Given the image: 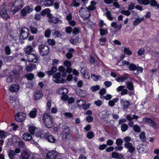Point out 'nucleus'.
Here are the masks:
<instances>
[{"label": "nucleus", "mask_w": 159, "mask_h": 159, "mask_svg": "<svg viewBox=\"0 0 159 159\" xmlns=\"http://www.w3.org/2000/svg\"><path fill=\"white\" fill-rule=\"evenodd\" d=\"M23 2L21 0H16L11 8L12 12L11 15L15 14L17 11L20 10L23 6Z\"/></svg>", "instance_id": "f257e3e1"}, {"label": "nucleus", "mask_w": 159, "mask_h": 159, "mask_svg": "<svg viewBox=\"0 0 159 159\" xmlns=\"http://www.w3.org/2000/svg\"><path fill=\"white\" fill-rule=\"evenodd\" d=\"M43 122L47 128H51L53 125L52 119V117L49 114L45 113L43 116Z\"/></svg>", "instance_id": "f03ea898"}, {"label": "nucleus", "mask_w": 159, "mask_h": 159, "mask_svg": "<svg viewBox=\"0 0 159 159\" xmlns=\"http://www.w3.org/2000/svg\"><path fill=\"white\" fill-rule=\"evenodd\" d=\"M79 13L81 17L84 20L88 19L91 15L89 10L87 7L81 8L79 10Z\"/></svg>", "instance_id": "7ed1b4c3"}, {"label": "nucleus", "mask_w": 159, "mask_h": 159, "mask_svg": "<svg viewBox=\"0 0 159 159\" xmlns=\"http://www.w3.org/2000/svg\"><path fill=\"white\" fill-rule=\"evenodd\" d=\"M38 47L41 55L42 56L46 55L49 53V48L47 46L41 44L39 45Z\"/></svg>", "instance_id": "20e7f679"}, {"label": "nucleus", "mask_w": 159, "mask_h": 159, "mask_svg": "<svg viewBox=\"0 0 159 159\" xmlns=\"http://www.w3.org/2000/svg\"><path fill=\"white\" fill-rule=\"evenodd\" d=\"M71 135L70 133V129L67 127H65L63 129L62 133V138L66 140H69L71 138Z\"/></svg>", "instance_id": "39448f33"}, {"label": "nucleus", "mask_w": 159, "mask_h": 159, "mask_svg": "<svg viewBox=\"0 0 159 159\" xmlns=\"http://www.w3.org/2000/svg\"><path fill=\"white\" fill-rule=\"evenodd\" d=\"M143 122L147 123L154 129H156L159 128V122L157 124L153 120L148 118H143Z\"/></svg>", "instance_id": "423d86ee"}, {"label": "nucleus", "mask_w": 159, "mask_h": 159, "mask_svg": "<svg viewBox=\"0 0 159 159\" xmlns=\"http://www.w3.org/2000/svg\"><path fill=\"white\" fill-rule=\"evenodd\" d=\"M61 74L60 73L57 72L53 76L54 81L57 83H64L65 80L61 77Z\"/></svg>", "instance_id": "0eeeda50"}, {"label": "nucleus", "mask_w": 159, "mask_h": 159, "mask_svg": "<svg viewBox=\"0 0 159 159\" xmlns=\"http://www.w3.org/2000/svg\"><path fill=\"white\" fill-rule=\"evenodd\" d=\"M27 59L30 62L36 63L39 60V57L36 54H28L27 56Z\"/></svg>", "instance_id": "6e6552de"}, {"label": "nucleus", "mask_w": 159, "mask_h": 159, "mask_svg": "<svg viewBox=\"0 0 159 159\" xmlns=\"http://www.w3.org/2000/svg\"><path fill=\"white\" fill-rule=\"evenodd\" d=\"M23 139L26 141H30L31 140V143L32 144H35L36 143V141L33 140L32 136L28 133H24L22 136Z\"/></svg>", "instance_id": "1a4fd4ad"}, {"label": "nucleus", "mask_w": 159, "mask_h": 159, "mask_svg": "<svg viewBox=\"0 0 159 159\" xmlns=\"http://www.w3.org/2000/svg\"><path fill=\"white\" fill-rule=\"evenodd\" d=\"M26 116L25 114L22 112H19L15 115V120L18 122L23 121L25 120Z\"/></svg>", "instance_id": "9d476101"}, {"label": "nucleus", "mask_w": 159, "mask_h": 159, "mask_svg": "<svg viewBox=\"0 0 159 159\" xmlns=\"http://www.w3.org/2000/svg\"><path fill=\"white\" fill-rule=\"evenodd\" d=\"M48 21L54 24L61 23L62 20L56 17L53 16L52 14L48 16Z\"/></svg>", "instance_id": "9b49d317"}, {"label": "nucleus", "mask_w": 159, "mask_h": 159, "mask_svg": "<svg viewBox=\"0 0 159 159\" xmlns=\"http://www.w3.org/2000/svg\"><path fill=\"white\" fill-rule=\"evenodd\" d=\"M138 152L140 153H145L147 152V147L146 145L139 144L137 148Z\"/></svg>", "instance_id": "f8f14e48"}, {"label": "nucleus", "mask_w": 159, "mask_h": 159, "mask_svg": "<svg viewBox=\"0 0 159 159\" xmlns=\"http://www.w3.org/2000/svg\"><path fill=\"white\" fill-rule=\"evenodd\" d=\"M11 13H12L11 11L10 12V13H9V12H8V13H7V12L5 10L2 9L1 11L0 14L1 16L3 19H6L10 17V16L12 15H11Z\"/></svg>", "instance_id": "ddd939ff"}, {"label": "nucleus", "mask_w": 159, "mask_h": 159, "mask_svg": "<svg viewBox=\"0 0 159 159\" xmlns=\"http://www.w3.org/2000/svg\"><path fill=\"white\" fill-rule=\"evenodd\" d=\"M28 30L27 28L23 27L22 28L20 36L24 39H26L28 36Z\"/></svg>", "instance_id": "4468645a"}, {"label": "nucleus", "mask_w": 159, "mask_h": 159, "mask_svg": "<svg viewBox=\"0 0 159 159\" xmlns=\"http://www.w3.org/2000/svg\"><path fill=\"white\" fill-rule=\"evenodd\" d=\"M124 146L128 149V152L131 153L134 152L135 151V148L131 143L125 144Z\"/></svg>", "instance_id": "2eb2a0df"}, {"label": "nucleus", "mask_w": 159, "mask_h": 159, "mask_svg": "<svg viewBox=\"0 0 159 159\" xmlns=\"http://www.w3.org/2000/svg\"><path fill=\"white\" fill-rule=\"evenodd\" d=\"M57 153L54 151L49 152L47 154V159H55Z\"/></svg>", "instance_id": "dca6fc26"}, {"label": "nucleus", "mask_w": 159, "mask_h": 159, "mask_svg": "<svg viewBox=\"0 0 159 159\" xmlns=\"http://www.w3.org/2000/svg\"><path fill=\"white\" fill-rule=\"evenodd\" d=\"M80 72L84 76L85 78H89L90 76L88 74V69L87 68L84 67L82 68L80 70Z\"/></svg>", "instance_id": "f3484780"}, {"label": "nucleus", "mask_w": 159, "mask_h": 159, "mask_svg": "<svg viewBox=\"0 0 159 159\" xmlns=\"http://www.w3.org/2000/svg\"><path fill=\"white\" fill-rule=\"evenodd\" d=\"M31 155L30 152L25 150L21 152V159H29Z\"/></svg>", "instance_id": "a211bd4d"}, {"label": "nucleus", "mask_w": 159, "mask_h": 159, "mask_svg": "<svg viewBox=\"0 0 159 159\" xmlns=\"http://www.w3.org/2000/svg\"><path fill=\"white\" fill-rule=\"evenodd\" d=\"M33 11V9L29 7H26L21 11L23 16H25L27 14Z\"/></svg>", "instance_id": "6ab92c4d"}, {"label": "nucleus", "mask_w": 159, "mask_h": 159, "mask_svg": "<svg viewBox=\"0 0 159 159\" xmlns=\"http://www.w3.org/2000/svg\"><path fill=\"white\" fill-rule=\"evenodd\" d=\"M33 11V9L29 7H26L21 11L23 16H25L27 14Z\"/></svg>", "instance_id": "aec40b11"}, {"label": "nucleus", "mask_w": 159, "mask_h": 159, "mask_svg": "<svg viewBox=\"0 0 159 159\" xmlns=\"http://www.w3.org/2000/svg\"><path fill=\"white\" fill-rule=\"evenodd\" d=\"M129 77V75L127 74H125L123 75L122 76H120V77L116 78V80L119 82H123L125 80H127Z\"/></svg>", "instance_id": "412c9836"}, {"label": "nucleus", "mask_w": 159, "mask_h": 159, "mask_svg": "<svg viewBox=\"0 0 159 159\" xmlns=\"http://www.w3.org/2000/svg\"><path fill=\"white\" fill-rule=\"evenodd\" d=\"M20 89L19 86L14 84L11 85L9 88L10 91L12 92H17Z\"/></svg>", "instance_id": "4be33fe9"}, {"label": "nucleus", "mask_w": 159, "mask_h": 159, "mask_svg": "<svg viewBox=\"0 0 159 159\" xmlns=\"http://www.w3.org/2000/svg\"><path fill=\"white\" fill-rule=\"evenodd\" d=\"M111 26L115 29L116 31L120 30L122 27L121 24L118 25L117 22H113L111 23Z\"/></svg>", "instance_id": "5701e85b"}, {"label": "nucleus", "mask_w": 159, "mask_h": 159, "mask_svg": "<svg viewBox=\"0 0 159 159\" xmlns=\"http://www.w3.org/2000/svg\"><path fill=\"white\" fill-rule=\"evenodd\" d=\"M42 92L40 91H37L35 93L34 95V98L35 100L41 99L43 96Z\"/></svg>", "instance_id": "b1692460"}, {"label": "nucleus", "mask_w": 159, "mask_h": 159, "mask_svg": "<svg viewBox=\"0 0 159 159\" xmlns=\"http://www.w3.org/2000/svg\"><path fill=\"white\" fill-rule=\"evenodd\" d=\"M36 69V65L33 64H30V66H27L25 68V70L28 71H31L33 70Z\"/></svg>", "instance_id": "393cba45"}, {"label": "nucleus", "mask_w": 159, "mask_h": 159, "mask_svg": "<svg viewBox=\"0 0 159 159\" xmlns=\"http://www.w3.org/2000/svg\"><path fill=\"white\" fill-rule=\"evenodd\" d=\"M37 110L36 108H33L29 113L30 116L31 118H34L36 116Z\"/></svg>", "instance_id": "a878e982"}, {"label": "nucleus", "mask_w": 159, "mask_h": 159, "mask_svg": "<svg viewBox=\"0 0 159 159\" xmlns=\"http://www.w3.org/2000/svg\"><path fill=\"white\" fill-rule=\"evenodd\" d=\"M57 92L61 94H66L68 92V90L66 88L61 87L58 89Z\"/></svg>", "instance_id": "bb28decb"}, {"label": "nucleus", "mask_w": 159, "mask_h": 159, "mask_svg": "<svg viewBox=\"0 0 159 159\" xmlns=\"http://www.w3.org/2000/svg\"><path fill=\"white\" fill-rule=\"evenodd\" d=\"M126 87L129 90L132 91L134 90V84L132 82H126Z\"/></svg>", "instance_id": "cd10ccee"}, {"label": "nucleus", "mask_w": 159, "mask_h": 159, "mask_svg": "<svg viewBox=\"0 0 159 159\" xmlns=\"http://www.w3.org/2000/svg\"><path fill=\"white\" fill-rule=\"evenodd\" d=\"M120 103L122 106L124 108H126L130 105V103L128 101L125 100L123 99H121L120 101Z\"/></svg>", "instance_id": "c85d7f7f"}, {"label": "nucleus", "mask_w": 159, "mask_h": 159, "mask_svg": "<svg viewBox=\"0 0 159 159\" xmlns=\"http://www.w3.org/2000/svg\"><path fill=\"white\" fill-rule=\"evenodd\" d=\"M54 0H45L44 2V5L46 7H50L53 4Z\"/></svg>", "instance_id": "c756f323"}, {"label": "nucleus", "mask_w": 159, "mask_h": 159, "mask_svg": "<svg viewBox=\"0 0 159 159\" xmlns=\"http://www.w3.org/2000/svg\"><path fill=\"white\" fill-rule=\"evenodd\" d=\"M50 10L49 8H46L42 11L41 13V15L43 16H44L47 15L48 17L49 15H51V14L50 13Z\"/></svg>", "instance_id": "7c9ffc66"}, {"label": "nucleus", "mask_w": 159, "mask_h": 159, "mask_svg": "<svg viewBox=\"0 0 159 159\" xmlns=\"http://www.w3.org/2000/svg\"><path fill=\"white\" fill-rule=\"evenodd\" d=\"M46 138H47V140L50 143H55L56 141V139L53 137V136L52 135H47L46 134Z\"/></svg>", "instance_id": "2f4dec72"}, {"label": "nucleus", "mask_w": 159, "mask_h": 159, "mask_svg": "<svg viewBox=\"0 0 159 159\" xmlns=\"http://www.w3.org/2000/svg\"><path fill=\"white\" fill-rule=\"evenodd\" d=\"M96 2L94 1H92L91 2V4L89 5L88 8L89 10H93L96 8Z\"/></svg>", "instance_id": "473e14b6"}, {"label": "nucleus", "mask_w": 159, "mask_h": 159, "mask_svg": "<svg viewBox=\"0 0 159 159\" xmlns=\"http://www.w3.org/2000/svg\"><path fill=\"white\" fill-rule=\"evenodd\" d=\"M111 157L112 158L116 159H120L122 157V156L121 154L116 152H113L112 153Z\"/></svg>", "instance_id": "72a5a7b5"}, {"label": "nucleus", "mask_w": 159, "mask_h": 159, "mask_svg": "<svg viewBox=\"0 0 159 159\" xmlns=\"http://www.w3.org/2000/svg\"><path fill=\"white\" fill-rule=\"evenodd\" d=\"M118 101V99L116 98L113 99L112 100H110L108 102V105L112 107L114 106L116 103Z\"/></svg>", "instance_id": "f704fd0d"}, {"label": "nucleus", "mask_w": 159, "mask_h": 159, "mask_svg": "<svg viewBox=\"0 0 159 159\" xmlns=\"http://www.w3.org/2000/svg\"><path fill=\"white\" fill-rule=\"evenodd\" d=\"M143 20L144 18H137L135 19V20L133 21V24L134 26L137 25L138 24L140 23L142 20Z\"/></svg>", "instance_id": "c9c22d12"}, {"label": "nucleus", "mask_w": 159, "mask_h": 159, "mask_svg": "<svg viewBox=\"0 0 159 159\" xmlns=\"http://www.w3.org/2000/svg\"><path fill=\"white\" fill-rule=\"evenodd\" d=\"M7 133L5 132L3 130H0V138L4 139L5 138L7 135Z\"/></svg>", "instance_id": "e433bc0d"}, {"label": "nucleus", "mask_w": 159, "mask_h": 159, "mask_svg": "<svg viewBox=\"0 0 159 159\" xmlns=\"http://www.w3.org/2000/svg\"><path fill=\"white\" fill-rule=\"evenodd\" d=\"M138 3L141 4H143L147 5L149 4V0H137Z\"/></svg>", "instance_id": "4c0bfd02"}, {"label": "nucleus", "mask_w": 159, "mask_h": 159, "mask_svg": "<svg viewBox=\"0 0 159 159\" xmlns=\"http://www.w3.org/2000/svg\"><path fill=\"white\" fill-rule=\"evenodd\" d=\"M7 152L10 159L14 158V156L16 154L13 150H9Z\"/></svg>", "instance_id": "58836bf2"}, {"label": "nucleus", "mask_w": 159, "mask_h": 159, "mask_svg": "<svg viewBox=\"0 0 159 159\" xmlns=\"http://www.w3.org/2000/svg\"><path fill=\"white\" fill-rule=\"evenodd\" d=\"M149 3L151 6L156 7L157 8H159V4L157 3L156 0H151Z\"/></svg>", "instance_id": "ea45409f"}, {"label": "nucleus", "mask_w": 159, "mask_h": 159, "mask_svg": "<svg viewBox=\"0 0 159 159\" xmlns=\"http://www.w3.org/2000/svg\"><path fill=\"white\" fill-rule=\"evenodd\" d=\"M33 48L31 46H29L26 48L25 50V52L28 54H31L30 53L33 52Z\"/></svg>", "instance_id": "a19ab883"}, {"label": "nucleus", "mask_w": 159, "mask_h": 159, "mask_svg": "<svg viewBox=\"0 0 159 159\" xmlns=\"http://www.w3.org/2000/svg\"><path fill=\"white\" fill-rule=\"evenodd\" d=\"M100 34L101 35L103 36L107 34L108 33V31L107 29H100Z\"/></svg>", "instance_id": "79ce46f5"}, {"label": "nucleus", "mask_w": 159, "mask_h": 159, "mask_svg": "<svg viewBox=\"0 0 159 159\" xmlns=\"http://www.w3.org/2000/svg\"><path fill=\"white\" fill-rule=\"evenodd\" d=\"M24 76L29 80H32L34 77V75L32 73L27 74L25 75Z\"/></svg>", "instance_id": "37998d69"}, {"label": "nucleus", "mask_w": 159, "mask_h": 159, "mask_svg": "<svg viewBox=\"0 0 159 159\" xmlns=\"http://www.w3.org/2000/svg\"><path fill=\"white\" fill-rule=\"evenodd\" d=\"M57 70V68L55 66H53L51 69V70L50 71H48L47 72V73L48 75H51L53 73L55 72Z\"/></svg>", "instance_id": "c03bdc74"}, {"label": "nucleus", "mask_w": 159, "mask_h": 159, "mask_svg": "<svg viewBox=\"0 0 159 159\" xmlns=\"http://www.w3.org/2000/svg\"><path fill=\"white\" fill-rule=\"evenodd\" d=\"M20 139H21L19 137L16 136H14L12 137V141L14 143H18Z\"/></svg>", "instance_id": "a18cd8bd"}, {"label": "nucleus", "mask_w": 159, "mask_h": 159, "mask_svg": "<svg viewBox=\"0 0 159 159\" xmlns=\"http://www.w3.org/2000/svg\"><path fill=\"white\" fill-rule=\"evenodd\" d=\"M14 74H13L9 76L7 79V82L8 83L11 82L14 78Z\"/></svg>", "instance_id": "49530a36"}, {"label": "nucleus", "mask_w": 159, "mask_h": 159, "mask_svg": "<svg viewBox=\"0 0 159 159\" xmlns=\"http://www.w3.org/2000/svg\"><path fill=\"white\" fill-rule=\"evenodd\" d=\"M35 128L33 126H30L29 128V131L31 135H33L34 134Z\"/></svg>", "instance_id": "de8ad7c7"}, {"label": "nucleus", "mask_w": 159, "mask_h": 159, "mask_svg": "<svg viewBox=\"0 0 159 159\" xmlns=\"http://www.w3.org/2000/svg\"><path fill=\"white\" fill-rule=\"evenodd\" d=\"M137 66L133 63L130 64L129 66V67L130 70L133 71L134 72H135L137 69Z\"/></svg>", "instance_id": "09e8293b"}, {"label": "nucleus", "mask_w": 159, "mask_h": 159, "mask_svg": "<svg viewBox=\"0 0 159 159\" xmlns=\"http://www.w3.org/2000/svg\"><path fill=\"white\" fill-rule=\"evenodd\" d=\"M112 97V96L111 95L108 94L106 96H101L100 98L102 99H105L106 100H108L111 99Z\"/></svg>", "instance_id": "8fccbe9b"}, {"label": "nucleus", "mask_w": 159, "mask_h": 159, "mask_svg": "<svg viewBox=\"0 0 159 159\" xmlns=\"http://www.w3.org/2000/svg\"><path fill=\"white\" fill-rule=\"evenodd\" d=\"M86 136L88 139H91L94 137V133L93 132L90 131L88 133Z\"/></svg>", "instance_id": "3c124183"}, {"label": "nucleus", "mask_w": 159, "mask_h": 159, "mask_svg": "<svg viewBox=\"0 0 159 159\" xmlns=\"http://www.w3.org/2000/svg\"><path fill=\"white\" fill-rule=\"evenodd\" d=\"M136 70L134 72V73L135 74H138L139 73H141L143 71V68L140 66L137 67Z\"/></svg>", "instance_id": "603ef678"}, {"label": "nucleus", "mask_w": 159, "mask_h": 159, "mask_svg": "<svg viewBox=\"0 0 159 159\" xmlns=\"http://www.w3.org/2000/svg\"><path fill=\"white\" fill-rule=\"evenodd\" d=\"M128 128V125L125 124H123L121 127V130L123 132H125L127 129Z\"/></svg>", "instance_id": "864d4df0"}, {"label": "nucleus", "mask_w": 159, "mask_h": 159, "mask_svg": "<svg viewBox=\"0 0 159 159\" xmlns=\"http://www.w3.org/2000/svg\"><path fill=\"white\" fill-rule=\"evenodd\" d=\"M79 92L80 93L79 95L80 96L85 97L87 96L88 94L85 91L80 90Z\"/></svg>", "instance_id": "5fc2aeb1"}, {"label": "nucleus", "mask_w": 159, "mask_h": 159, "mask_svg": "<svg viewBox=\"0 0 159 159\" xmlns=\"http://www.w3.org/2000/svg\"><path fill=\"white\" fill-rule=\"evenodd\" d=\"M77 103L79 107L84 105L86 103V102L82 100H80L77 101Z\"/></svg>", "instance_id": "6e6d98bb"}, {"label": "nucleus", "mask_w": 159, "mask_h": 159, "mask_svg": "<svg viewBox=\"0 0 159 159\" xmlns=\"http://www.w3.org/2000/svg\"><path fill=\"white\" fill-rule=\"evenodd\" d=\"M80 3L77 2L75 0H73L70 6L71 7H79L80 5Z\"/></svg>", "instance_id": "4d7b16f0"}, {"label": "nucleus", "mask_w": 159, "mask_h": 159, "mask_svg": "<svg viewBox=\"0 0 159 159\" xmlns=\"http://www.w3.org/2000/svg\"><path fill=\"white\" fill-rule=\"evenodd\" d=\"M106 15L108 19L110 20H113V17L111 16V13L110 11H107L106 13Z\"/></svg>", "instance_id": "13d9d810"}, {"label": "nucleus", "mask_w": 159, "mask_h": 159, "mask_svg": "<svg viewBox=\"0 0 159 159\" xmlns=\"http://www.w3.org/2000/svg\"><path fill=\"white\" fill-rule=\"evenodd\" d=\"M133 129L136 132L139 133L141 131L139 127L137 125H134L133 126Z\"/></svg>", "instance_id": "bf43d9fd"}, {"label": "nucleus", "mask_w": 159, "mask_h": 159, "mask_svg": "<svg viewBox=\"0 0 159 159\" xmlns=\"http://www.w3.org/2000/svg\"><path fill=\"white\" fill-rule=\"evenodd\" d=\"M131 138L129 136H127L125 137L124 139V140L125 142V144H127L130 143H130V142L131 141Z\"/></svg>", "instance_id": "052dcab7"}, {"label": "nucleus", "mask_w": 159, "mask_h": 159, "mask_svg": "<svg viewBox=\"0 0 159 159\" xmlns=\"http://www.w3.org/2000/svg\"><path fill=\"white\" fill-rule=\"evenodd\" d=\"M124 50L125 53L127 54L130 55L132 54L131 51L128 48H124Z\"/></svg>", "instance_id": "680f3d73"}, {"label": "nucleus", "mask_w": 159, "mask_h": 159, "mask_svg": "<svg viewBox=\"0 0 159 159\" xmlns=\"http://www.w3.org/2000/svg\"><path fill=\"white\" fill-rule=\"evenodd\" d=\"M19 146L20 148H24L25 147V145L24 142L21 139L18 142Z\"/></svg>", "instance_id": "e2e57ef3"}, {"label": "nucleus", "mask_w": 159, "mask_h": 159, "mask_svg": "<svg viewBox=\"0 0 159 159\" xmlns=\"http://www.w3.org/2000/svg\"><path fill=\"white\" fill-rule=\"evenodd\" d=\"M64 115L66 116L67 117H69L70 118H72L74 119V118H73V115L72 113L70 112H65L64 114Z\"/></svg>", "instance_id": "0e129e2a"}, {"label": "nucleus", "mask_w": 159, "mask_h": 159, "mask_svg": "<svg viewBox=\"0 0 159 159\" xmlns=\"http://www.w3.org/2000/svg\"><path fill=\"white\" fill-rule=\"evenodd\" d=\"M99 89V86L98 85H94L91 88L92 91L93 92L98 90Z\"/></svg>", "instance_id": "69168bd1"}, {"label": "nucleus", "mask_w": 159, "mask_h": 159, "mask_svg": "<svg viewBox=\"0 0 159 159\" xmlns=\"http://www.w3.org/2000/svg\"><path fill=\"white\" fill-rule=\"evenodd\" d=\"M121 13L125 15L128 16L130 15V12L127 10H123L121 11Z\"/></svg>", "instance_id": "338daca9"}, {"label": "nucleus", "mask_w": 159, "mask_h": 159, "mask_svg": "<svg viewBox=\"0 0 159 159\" xmlns=\"http://www.w3.org/2000/svg\"><path fill=\"white\" fill-rule=\"evenodd\" d=\"M80 27L75 28L73 31V33L75 34H77L79 33L80 31Z\"/></svg>", "instance_id": "774afa93"}]
</instances>
